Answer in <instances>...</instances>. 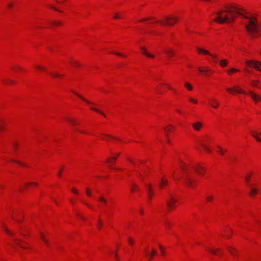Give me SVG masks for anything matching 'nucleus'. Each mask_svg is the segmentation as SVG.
<instances>
[{"label": "nucleus", "mask_w": 261, "mask_h": 261, "mask_svg": "<svg viewBox=\"0 0 261 261\" xmlns=\"http://www.w3.org/2000/svg\"><path fill=\"white\" fill-rule=\"evenodd\" d=\"M243 9L238 5H226L223 9L215 13L216 18L213 20L220 24L231 23L234 21L237 15L245 18V28L252 38L256 37L261 32V24L258 23L255 17L252 16L245 15L243 13Z\"/></svg>", "instance_id": "obj_1"}, {"label": "nucleus", "mask_w": 261, "mask_h": 261, "mask_svg": "<svg viewBox=\"0 0 261 261\" xmlns=\"http://www.w3.org/2000/svg\"><path fill=\"white\" fill-rule=\"evenodd\" d=\"M180 167L185 173L184 178L185 184L189 187H194L196 182V180L192 177L190 172H189V166L182 163L180 164Z\"/></svg>", "instance_id": "obj_2"}, {"label": "nucleus", "mask_w": 261, "mask_h": 261, "mask_svg": "<svg viewBox=\"0 0 261 261\" xmlns=\"http://www.w3.org/2000/svg\"><path fill=\"white\" fill-rule=\"evenodd\" d=\"M178 20V18L173 16H168L165 18L164 21L161 22L163 25H173Z\"/></svg>", "instance_id": "obj_3"}, {"label": "nucleus", "mask_w": 261, "mask_h": 261, "mask_svg": "<svg viewBox=\"0 0 261 261\" xmlns=\"http://www.w3.org/2000/svg\"><path fill=\"white\" fill-rule=\"evenodd\" d=\"M176 202V199L173 197L172 194H170L169 195V199L167 202V206L169 210H172L173 209Z\"/></svg>", "instance_id": "obj_4"}, {"label": "nucleus", "mask_w": 261, "mask_h": 261, "mask_svg": "<svg viewBox=\"0 0 261 261\" xmlns=\"http://www.w3.org/2000/svg\"><path fill=\"white\" fill-rule=\"evenodd\" d=\"M246 64L249 66L253 67L257 70L261 69V62L255 61H247L246 62Z\"/></svg>", "instance_id": "obj_5"}, {"label": "nucleus", "mask_w": 261, "mask_h": 261, "mask_svg": "<svg viewBox=\"0 0 261 261\" xmlns=\"http://www.w3.org/2000/svg\"><path fill=\"white\" fill-rule=\"evenodd\" d=\"M197 50L198 51L199 53L200 54H203L204 55H207L210 56H211L213 59H214L215 62H217L218 60V57L214 54H211L208 51L205 50L203 48L197 47Z\"/></svg>", "instance_id": "obj_6"}, {"label": "nucleus", "mask_w": 261, "mask_h": 261, "mask_svg": "<svg viewBox=\"0 0 261 261\" xmlns=\"http://www.w3.org/2000/svg\"><path fill=\"white\" fill-rule=\"evenodd\" d=\"M145 255L146 257L150 261L154 255L156 254V251L154 249H152L150 252H149L147 249L144 250Z\"/></svg>", "instance_id": "obj_7"}, {"label": "nucleus", "mask_w": 261, "mask_h": 261, "mask_svg": "<svg viewBox=\"0 0 261 261\" xmlns=\"http://www.w3.org/2000/svg\"><path fill=\"white\" fill-rule=\"evenodd\" d=\"M193 168L195 172L200 175H203L205 171V169L199 164L195 165Z\"/></svg>", "instance_id": "obj_8"}, {"label": "nucleus", "mask_w": 261, "mask_h": 261, "mask_svg": "<svg viewBox=\"0 0 261 261\" xmlns=\"http://www.w3.org/2000/svg\"><path fill=\"white\" fill-rule=\"evenodd\" d=\"M226 90L229 92H237L239 93H243L244 94H246L244 91L238 89L237 86H234L233 88H227Z\"/></svg>", "instance_id": "obj_9"}, {"label": "nucleus", "mask_w": 261, "mask_h": 261, "mask_svg": "<svg viewBox=\"0 0 261 261\" xmlns=\"http://www.w3.org/2000/svg\"><path fill=\"white\" fill-rule=\"evenodd\" d=\"M198 70L200 72H203L205 73L206 75H208V73H213L214 71L210 69L208 67H199L198 68Z\"/></svg>", "instance_id": "obj_10"}, {"label": "nucleus", "mask_w": 261, "mask_h": 261, "mask_svg": "<svg viewBox=\"0 0 261 261\" xmlns=\"http://www.w3.org/2000/svg\"><path fill=\"white\" fill-rule=\"evenodd\" d=\"M202 123L200 122L197 121L192 124V126L194 130L199 131L202 127Z\"/></svg>", "instance_id": "obj_11"}, {"label": "nucleus", "mask_w": 261, "mask_h": 261, "mask_svg": "<svg viewBox=\"0 0 261 261\" xmlns=\"http://www.w3.org/2000/svg\"><path fill=\"white\" fill-rule=\"evenodd\" d=\"M164 52L170 58L174 55V51L169 48L165 49Z\"/></svg>", "instance_id": "obj_12"}, {"label": "nucleus", "mask_w": 261, "mask_h": 261, "mask_svg": "<svg viewBox=\"0 0 261 261\" xmlns=\"http://www.w3.org/2000/svg\"><path fill=\"white\" fill-rule=\"evenodd\" d=\"M210 105L214 108H217L219 107V103L215 98H212L210 100Z\"/></svg>", "instance_id": "obj_13"}, {"label": "nucleus", "mask_w": 261, "mask_h": 261, "mask_svg": "<svg viewBox=\"0 0 261 261\" xmlns=\"http://www.w3.org/2000/svg\"><path fill=\"white\" fill-rule=\"evenodd\" d=\"M40 236L42 240L44 242V243L47 246H49V243L48 241L46 239V238L45 237V235L42 232L39 233Z\"/></svg>", "instance_id": "obj_14"}, {"label": "nucleus", "mask_w": 261, "mask_h": 261, "mask_svg": "<svg viewBox=\"0 0 261 261\" xmlns=\"http://www.w3.org/2000/svg\"><path fill=\"white\" fill-rule=\"evenodd\" d=\"M141 49L142 50V54L147 56V57H149V58H153L154 57V55H151L149 53H148L146 50V49L145 48L142 47L141 48Z\"/></svg>", "instance_id": "obj_15"}, {"label": "nucleus", "mask_w": 261, "mask_h": 261, "mask_svg": "<svg viewBox=\"0 0 261 261\" xmlns=\"http://www.w3.org/2000/svg\"><path fill=\"white\" fill-rule=\"evenodd\" d=\"M249 94L251 98L254 100L256 101L257 99L261 100V97L258 96L257 94H255L252 91L249 92Z\"/></svg>", "instance_id": "obj_16"}, {"label": "nucleus", "mask_w": 261, "mask_h": 261, "mask_svg": "<svg viewBox=\"0 0 261 261\" xmlns=\"http://www.w3.org/2000/svg\"><path fill=\"white\" fill-rule=\"evenodd\" d=\"M167 184H168V180L166 178H165V177H162L161 179V182L159 185V186L161 188H163L164 186L167 185Z\"/></svg>", "instance_id": "obj_17"}, {"label": "nucleus", "mask_w": 261, "mask_h": 261, "mask_svg": "<svg viewBox=\"0 0 261 261\" xmlns=\"http://www.w3.org/2000/svg\"><path fill=\"white\" fill-rule=\"evenodd\" d=\"M147 192H148V196H149V198H151V197L152 196V195H153V192L152 191L151 186L150 184H149L147 186Z\"/></svg>", "instance_id": "obj_18"}, {"label": "nucleus", "mask_w": 261, "mask_h": 261, "mask_svg": "<svg viewBox=\"0 0 261 261\" xmlns=\"http://www.w3.org/2000/svg\"><path fill=\"white\" fill-rule=\"evenodd\" d=\"M36 68L39 71H45V72H47V68L45 67H44L43 66H41V65H37L36 66Z\"/></svg>", "instance_id": "obj_19"}, {"label": "nucleus", "mask_w": 261, "mask_h": 261, "mask_svg": "<svg viewBox=\"0 0 261 261\" xmlns=\"http://www.w3.org/2000/svg\"><path fill=\"white\" fill-rule=\"evenodd\" d=\"M199 143H200V145L208 153H210L212 152V150L211 149L208 148V147L205 145L202 141H199Z\"/></svg>", "instance_id": "obj_20"}, {"label": "nucleus", "mask_w": 261, "mask_h": 261, "mask_svg": "<svg viewBox=\"0 0 261 261\" xmlns=\"http://www.w3.org/2000/svg\"><path fill=\"white\" fill-rule=\"evenodd\" d=\"M174 128V126H172V125H169L166 127H165L164 129H165V133H166V136L168 137V133L169 132H171L172 129Z\"/></svg>", "instance_id": "obj_21"}, {"label": "nucleus", "mask_w": 261, "mask_h": 261, "mask_svg": "<svg viewBox=\"0 0 261 261\" xmlns=\"http://www.w3.org/2000/svg\"><path fill=\"white\" fill-rule=\"evenodd\" d=\"M208 250L209 252L214 255H219V253H218L220 251L219 249H208Z\"/></svg>", "instance_id": "obj_22"}, {"label": "nucleus", "mask_w": 261, "mask_h": 261, "mask_svg": "<svg viewBox=\"0 0 261 261\" xmlns=\"http://www.w3.org/2000/svg\"><path fill=\"white\" fill-rule=\"evenodd\" d=\"M73 93H74V94H76L81 99H82L83 100H84V101H85L86 103H88V104H91V105H93L94 103L87 99H86L84 97H83L82 96L78 94L77 93H75V92L74 91H72Z\"/></svg>", "instance_id": "obj_23"}, {"label": "nucleus", "mask_w": 261, "mask_h": 261, "mask_svg": "<svg viewBox=\"0 0 261 261\" xmlns=\"http://www.w3.org/2000/svg\"><path fill=\"white\" fill-rule=\"evenodd\" d=\"M66 120L68 121L71 124L75 125L77 124V122L73 119L68 117L66 118Z\"/></svg>", "instance_id": "obj_24"}, {"label": "nucleus", "mask_w": 261, "mask_h": 261, "mask_svg": "<svg viewBox=\"0 0 261 261\" xmlns=\"http://www.w3.org/2000/svg\"><path fill=\"white\" fill-rule=\"evenodd\" d=\"M252 136L256 140V141L261 142V139L257 136V133L255 131H251Z\"/></svg>", "instance_id": "obj_25"}, {"label": "nucleus", "mask_w": 261, "mask_h": 261, "mask_svg": "<svg viewBox=\"0 0 261 261\" xmlns=\"http://www.w3.org/2000/svg\"><path fill=\"white\" fill-rule=\"evenodd\" d=\"M98 200L100 202H101V203H102L103 204H107V200L104 197H103L102 196H100L98 198Z\"/></svg>", "instance_id": "obj_26"}, {"label": "nucleus", "mask_w": 261, "mask_h": 261, "mask_svg": "<svg viewBox=\"0 0 261 261\" xmlns=\"http://www.w3.org/2000/svg\"><path fill=\"white\" fill-rule=\"evenodd\" d=\"M227 249H228V251L232 255H234L235 256L236 255V254H235V252H236V249L233 248H232V247H230V246H228L227 247Z\"/></svg>", "instance_id": "obj_27"}, {"label": "nucleus", "mask_w": 261, "mask_h": 261, "mask_svg": "<svg viewBox=\"0 0 261 261\" xmlns=\"http://www.w3.org/2000/svg\"><path fill=\"white\" fill-rule=\"evenodd\" d=\"M228 63V61L225 59L222 60L220 61V65L223 67H225L227 65Z\"/></svg>", "instance_id": "obj_28"}, {"label": "nucleus", "mask_w": 261, "mask_h": 261, "mask_svg": "<svg viewBox=\"0 0 261 261\" xmlns=\"http://www.w3.org/2000/svg\"><path fill=\"white\" fill-rule=\"evenodd\" d=\"M3 228L5 230V231L8 234L12 236L14 235L13 233L8 229V228L6 226V225L4 224H3Z\"/></svg>", "instance_id": "obj_29"}, {"label": "nucleus", "mask_w": 261, "mask_h": 261, "mask_svg": "<svg viewBox=\"0 0 261 261\" xmlns=\"http://www.w3.org/2000/svg\"><path fill=\"white\" fill-rule=\"evenodd\" d=\"M257 193V189L253 188H251L250 195H254Z\"/></svg>", "instance_id": "obj_30"}, {"label": "nucleus", "mask_w": 261, "mask_h": 261, "mask_svg": "<svg viewBox=\"0 0 261 261\" xmlns=\"http://www.w3.org/2000/svg\"><path fill=\"white\" fill-rule=\"evenodd\" d=\"M238 71H239V70L238 69H236L235 68H231L229 70H227V72H228V74H231L233 72H238Z\"/></svg>", "instance_id": "obj_31"}, {"label": "nucleus", "mask_w": 261, "mask_h": 261, "mask_svg": "<svg viewBox=\"0 0 261 261\" xmlns=\"http://www.w3.org/2000/svg\"><path fill=\"white\" fill-rule=\"evenodd\" d=\"M185 86L189 90H192L193 89L192 86L188 83H186L185 84Z\"/></svg>", "instance_id": "obj_32"}, {"label": "nucleus", "mask_w": 261, "mask_h": 261, "mask_svg": "<svg viewBox=\"0 0 261 261\" xmlns=\"http://www.w3.org/2000/svg\"><path fill=\"white\" fill-rule=\"evenodd\" d=\"M159 248H160V250L161 251L162 255H164L165 251V250L164 249L163 246L162 245L160 244L159 245Z\"/></svg>", "instance_id": "obj_33"}, {"label": "nucleus", "mask_w": 261, "mask_h": 261, "mask_svg": "<svg viewBox=\"0 0 261 261\" xmlns=\"http://www.w3.org/2000/svg\"><path fill=\"white\" fill-rule=\"evenodd\" d=\"M132 187V191L133 192L135 191L136 190H138V187L137 185L135 184H133L131 186Z\"/></svg>", "instance_id": "obj_34"}, {"label": "nucleus", "mask_w": 261, "mask_h": 261, "mask_svg": "<svg viewBox=\"0 0 261 261\" xmlns=\"http://www.w3.org/2000/svg\"><path fill=\"white\" fill-rule=\"evenodd\" d=\"M50 74L54 77H60L62 76V75L57 73H50Z\"/></svg>", "instance_id": "obj_35"}, {"label": "nucleus", "mask_w": 261, "mask_h": 261, "mask_svg": "<svg viewBox=\"0 0 261 261\" xmlns=\"http://www.w3.org/2000/svg\"><path fill=\"white\" fill-rule=\"evenodd\" d=\"M219 150L218 152H220L221 154H223L224 152L226 151V150L222 149L220 147L218 146Z\"/></svg>", "instance_id": "obj_36"}, {"label": "nucleus", "mask_w": 261, "mask_h": 261, "mask_svg": "<svg viewBox=\"0 0 261 261\" xmlns=\"http://www.w3.org/2000/svg\"><path fill=\"white\" fill-rule=\"evenodd\" d=\"M92 110L96 111V112L97 113H99L101 114H102V115H105L101 111H100L99 110L97 109H96V108H91Z\"/></svg>", "instance_id": "obj_37"}, {"label": "nucleus", "mask_w": 261, "mask_h": 261, "mask_svg": "<svg viewBox=\"0 0 261 261\" xmlns=\"http://www.w3.org/2000/svg\"><path fill=\"white\" fill-rule=\"evenodd\" d=\"M86 194L89 197L91 196V191L89 188L86 189Z\"/></svg>", "instance_id": "obj_38"}, {"label": "nucleus", "mask_w": 261, "mask_h": 261, "mask_svg": "<svg viewBox=\"0 0 261 261\" xmlns=\"http://www.w3.org/2000/svg\"><path fill=\"white\" fill-rule=\"evenodd\" d=\"M128 242L129 244L131 245H133L134 243V241L131 238H128Z\"/></svg>", "instance_id": "obj_39"}, {"label": "nucleus", "mask_w": 261, "mask_h": 261, "mask_svg": "<svg viewBox=\"0 0 261 261\" xmlns=\"http://www.w3.org/2000/svg\"><path fill=\"white\" fill-rule=\"evenodd\" d=\"M4 83H5L6 84H11V83H13V81H11L10 80L6 79L4 80Z\"/></svg>", "instance_id": "obj_40"}, {"label": "nucleus", "mask_w": 261, "mask_h": 261, "mask_svg": "<svg viewBox=\"0 0 261 261\" xmlns=\"http://www.w3.org/2000/svg\"><path fill=\"white\" fill-rule=\"evenodd\" d=\"M258 83V81H253L251 83V85L254 87H256L257 84Z\"/></svg>", "instance_id": "obj_41"}, {"label": "nucleus", "mask_w": 261, "mask_h": 261, "mask_svg": "<svg viewBox=\"0 0 261 261\" xmlns=\"http://www.w3.org/2000/svg\"><path fill=\"white\" fill-rule=\"evenodd\" d=\"M189 100H190V101L193 102L194 103H197V102H198L197 100L193 99V98H190Z\"/></svg>", "instance_id": "obj_42"}, {"label": "nucleus", "mask_w": 261, "mask_h": 261, "mask_svg": "<svg viewBox=\"0 0 261 261\" xmlns=\"http://www.w3.org/2000/svg\"><path fill=\"white\" fill-rule=\"evenodd\" d=\"M14 241L16 244L20 245L19 242H20L21 241L17 239H15L14 240Z\"/></svg>", "instance_id": "obj_43"}, {"label": "nucleus", "mask_w": 261, "mask_h": 261, "mask_svg": "<svg viewBox=\"0 0 261 261\" xmlns=\"http://www.w3.org/2000/svg\"><path fill=\"white\" fill-rule=\"evenodd\" d=\"M120 17H121L119 15V14L118 13H115V15L114 16V18L118 19V18H120Z\"/></svg>", "instance_id": "obj_44"}, {"label": "nucleus", "mask_w": 261, "mask_h": 261, "mask_svg": "<svg viewBox=\"0 0 261 261\" xmlns=\"http://www.w3.org/2000/svg\"><path fill=\"white\" fill-rule=\"evenodd\" d=\"M75 130L80 133H82V134H87V133L86 132H85V131H83V130H79L78 129H76L75 128Z\"/></svg>", "instance_id": "obj_45"}, {"label": "nucleus", "mask_w": 261, "mask_h": 261, "mask_svg": "<svg viewBox=\"0 0 261 261\" xmlns=\"http://www.w3.org/2000/svg\"><path fill=\"white\" fill-rule=\"evenodd\" d=\"M114 161L115 160H113L112 159H108V160L107 161V162L108 163H109L110 164H113L114 163Z\"/></svg>", "instance_id": "obj_46"}, {"label": "nucleus", "mask_w": 261, "mask_h": 261, "mask_svg": "<svg viewBox=\"0 0 261 261\" xmlns=\"http://www.w3.org/2000/svg\"><path fill=\"white\" fill-rule=\"evenodd\" d=\"M101 226H102V223L101 222L100 220L99 219L98 220V228L100 229L101 228Z\"/></svg>", "instance_id": "obj_47"}, {"label": "nucleus", "mask_w": 261, "mask_h": 261, "mask_svg": "<svg viewBox=\"0 0 261 261\" xmlns=\"http://www.w3.org/2000/svg\"><path fill=\"white\" fill-rule=\"evenodd\" d=\"M76 215H77L78 217H79L81 219H82V220H85V219L84 218V217L83 216L81 215H80V214H79V213H76Z\"/></svg>", "instance_id": "obj_48"}, {"label": "nucleus", "mask_w": 261, "mask_h": 261, "mask_svg": "<svg viewBox=\"0 0 261 261\" xmlns=\"http://www.w3.org/2000/svg\"><path fill=\"white\" fill-rule=\"evenodd\" d=\"M213 197L212 196L209 195L207 197V200L208 201H211L213 199Z\"/></svg>", "instance_id": "obj_49"}, {"label": "nucleus", "mask_w": 261, "mask_h": 261, "mask_svg": "<svg viewBox=\"0 0 261 261\" xmlns=\"http://www.w3.org/2000/svg\"><path fill=\"white\" fill-rule=\"evenodd\" d=\"M72 191L74 193H75V194H79V192H78L77 190L76 189H74V188H73V189H72Z\"/></svg>", "instance_id": "obj_50"}, {"label": "nucleus", "mask_w": 261, "mask_h": 261, "mask_svg": "<svg viewBox=\"0 0 261 261\" xmlns=\"http://www.w3.org/2000/svg\"><path fill=\"white\" fill-rule=\"evenodd\" d=\"M119 153H117L116 156H113L112 158V159L113 160H116L118 156H119Z\"/></svg>", "instance_id": "obj_51"}, {"label": "nucleus", "mask_w": 261, "mask_h": 261, "mask_svg": "<svg viewBox=\"0 0 261 261\" xmlns=\"http://www.w3.org/2000/svg\"><path fill=\"white\" fill-rule=\"evenodd\" d=\"M63 169V167H61V168H60V171H59V173H58V176L61 177V171H62Z\"/></svg>", "instance_id": "obj_52"}, {"label": "nucleus", "mask_w": 261, "mask_h": 261, "mask_svg": "<svg viewBox=\"0 0 261 261\" xmlns=\"http://www.w3.org/2000/svg\"><path fill=\"white\" fill-rule=\"evenodd\" d=\"M27 185H34V186H36L37 185V182H29L27 184Z\"/></svg>", "instance_id": "obj_53"}, {"label": "nucleus", "mask_w": 261, "mask_h": 261, "mask_svg": "<svg viewBox=\"0 0 261 261\" xmlns=\"http://www.w3.org/2000/svg\"><path fill=\"white\" fill-rule=\"evenodd\" d=\"M52 24H53V25H60L61 24V22H58V21H55V22L52 23Z\"/></svg>", "instance_id": "obj_54"}, {"label": "nucleus", "mask_w": 261, "mask_h": 261, "mask_svg": "<svg viewBox=\"0 0 261 261\" xmlns=\"http://www.w3.org/2000/svg\"><path fill=\"white\" fill-rule=\"evenodd\" d=\"M12 161L15 162V163H16L19 164L20 165H23V163L20 162H19V161H16V160H13Z\"/></svg>", "instance_id": "obj_55"}, {"label": "nucleus", "mask_w": 261, "mask_h": 261, "mask_svg": "<svg viewBox=\"0 0 261 261\" xmlns=\"http://www.w3.org/2000/svg\"><path fill=\"white\" fill-rule=\"evenodd\" d=\"M165 226H166V227H170V226L171 225V224L168 222H166L165 223Z\"/></svg>", "instance_id": "obj_56"}, {"label": "nucleus", "mask_w": 261, "mask_h": 261, "mask_svg": "<svg viewBox=\"0 0 261 261\" xmlns=\"http://www.w3.org/2000/svg\"><path fill=\"white\" fill-rule=\"evenodd\" d=\"M56 2L59 3V4H62V3H63L64 1H65L66 0H56Z\"/></svg>", "instance_id": "obj_57"}, {"label": "nucleus", "mask_w": 261, "mask_h": 261, "mask_svg": "<svg viewBox=\"0 0 261 261\" xmlns=\"http://www.w3.org/2000/svg\"><path fill=\"white\" fill-rule=\"evenodd\" d=\"M114 54L115 55H118V56H122V57H124V55H123L121 53H116V52H115L114 53Z\"/></svg>", "instance_id": "obj_58"}, {"label": "nucleus", "mask_w": 261, "mask_h": 261, "mask_svg": "<svg viewBox=\"0 0 261 261\" xmlns=\"http://www.w3.org/2000/svg\"><path fill=\"white\" fill-rule=\"evenodd\" d=\"M102 135L105 136H106V137H109V138H113V136H112L111 135H107V134H102Z\"/></svg>", "instance_id": "obj_59"}, {"label": "nucleus", "mask_w": 261, "mask_h": 261, "mask_svg": "<svg viewBox=\"0 0 261 261\" xmlns=\"http://www.w3.org/2000/svg\"><path fill=\"white\" fill-rule=\"evenodd\" d=\"M13 6V4L12 3H9L8 4V7L9 8H11Z\"/></svg>", "instance_id": "obj_60"}, {"label": "nucleus", "mask_w": 261, "mask_h": 261, "mask_svg": "<svg viewBox=\"0 0 261 261\" xmlns=\"http://www.w3.org/2000/svg\"><path fill=\"white\" fill-rule=\"evenodd\" d=\"M4 130V126L2 124L0 123V132H2Z\"/></svg>", "instance_id": "obj_61"}, {"label": "nucleus", "mask_w": 261, "mask_h": 261, "mask_svg": "<svg viewBox=\"0 0 261 261\" xmlns=\"http://www.w3.org/2000/svg\"><path fill=\"white\" fill-rule=\"evenodd\" d=\"M50 8H52L53 9L55 10H56V11H60L59 10H58V9H57L56 8L54 7H52V6H49Z\"/></svg>", "instance_id": "obj_62"}, {"label": "nucleus", "mask_w": 261, "mask_h": 261, "mask_svg": "<svg viewBox=\"0 0 261 261\" xmlns=\"http://www.w3.org/2000/svg\"><path fill=\"white\" fill-rule=\"evenodd\" d=\"M73 64H74V65L75 66H80V63H79L78 62H75L73 63Z\"/></svg>", "instance_id": "obj_63"}, {"label": "nucleus", "mask_w": 261, "mask_h": 261, "mask_svg": "<svg viewBox=\"0 0 261 261\" xmlns=\"http://www.w3.org/2000/svg\"><path fill=\"white\" fill-rule=\"evenodd\" d=\"M249 179H250V176H246L245 177V179H246V181H247V182L249 181Z\"/></svg>", "instance_id": "obj_64"}]
</instances>
